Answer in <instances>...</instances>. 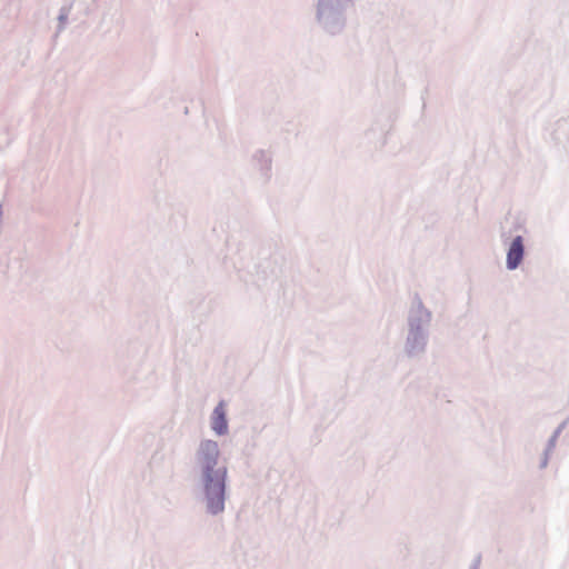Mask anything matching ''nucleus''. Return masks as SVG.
I'll use <instances>...</instances> for the list:
<instances>
[{"mask_svg": "<svg viewBox=\"0 0 569 569\" xmlns=\"http://www.w3.org/2000/svg\"><path fill=\"white\" fill-rule=\"evenodd\" d=\"M212 429L218 435H223L227 432L228 423L226 419V409L223 402H220L213 410L211 417Z\"/></svg>", "mask_w": 569, "mask_h": 569, "instance_id": "3", "label": "nucleus"}, {"mask_svg": "<svg viewBox=\"0 0 569 569\" xmlns=\"http://www.w3.org/2000/svg\"><path fill=\"white\" fill-rule=\"evenodd\" d=\"M523 257V243L520 236L516 237L511 242L507 254V266L509 269H516Z\"/></svg>", "mask_w": 569, "mask_h": 569, "instance_id": "2", "label": "nucleus"}, {"mask_svg": "<svg viewBox=\"0 0 569 569\" xmlns=\"http://www.w3.org/2000/svg\"><path fill=\"white\" fill-rule=\"evenodd\" d=\"M219 453L218 443L211 440L203 441L198 452L207 506L213 515L221 512L224 508L227 468L219 465Z\"/></svg>", "mask_w": 569, "mask_h": 569, "instance_id": "1", "label": "nucleus"}]
</instances>
